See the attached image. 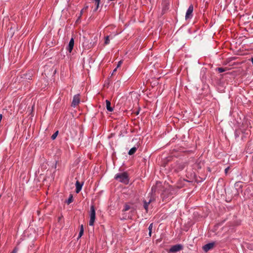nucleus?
Returning <instances> with one entry per match:
<instances>
[{"instance_id":"5","label":"nucleus","mask_w":253,"mask_h":253,"mask_svg":"<svg viewBox=\"0 0 253 253\" xmlns=\"http://www.w3.org/2000/svg\"><path fill=\"white\" fill-rule=\"evenodd\" d=\"M80 98L79 94L75 95L73 99V101L72 102V106H76L80 103Z\"/></svg>"},{"instance_id":"26","label":"nucleus","mask_w":253,"mask_h":253,"mask_svg":"<svg viewBox=\"0 0 253 253\" xmlns=\"http://www.w3.org/2000/svg\"><path fill=\"white\" fill-rule=\"evenodd\" d=\"M229 169V167H228V168H226V169H225V172L226 173H227V172H228V170Z\"/></svg>"},{"instance_id":"2","label":"nucleus","mask_w":253,"mask_h":253,"mask_svg":"<svg viewBox=\"0 0 253 253\" xmlns=\"http://www.w3.org/2000/svg\"><path fill=\"white\" fill-rule=\"evenodd\" d=\"M89 216L90 219L89 221V225L90 226H93L95 219V211L94 206L93 205H91L90 207Z\"/></svg>"},{"instance_id":"8","label":"nucleus","mask_w":253,"mask_h":253,"mask_svg":"<svg viewBox=\"0 0 253 253\" xmlns=\"http://www.w3.org/2000/svg\"><path fill=\"white\" fill-rule=\"evenodd\" d=\"M83 183H80L79 181H77L76 182V192L77 193H79L82 188Z\"/></svg>"},{"instance_id":"15","label":"nucleus","mask_w":253,"mask_h":253,"mask_svg":"<svg viewBox=\"0 0 253 253\" xmlns=\"http://www.w3.org/2000/svg\"><path fill=\"white\" fill-rule=\"evenodd\" d=\"M153 223H151L149 226V227H148V230H149V236L150 237L151 236V234H152V229H153Z\"/></svg>"},{"instance_id":"31","label":"nucleus","mask_w":253,"mask_h":253,"mask_svg":"<svg viewBox=\"0 0 253 253\" xmlns=\"http://www.w3.org/2000/svg\"><path fill=\"white\" fill-rule=\"evenodd\" d=\"M134 112L136 114V115H138L139 114V112H138V111Z\"/></svg>"},{"instance_id":"3","label":"nucleus","mask_w":253,"mask_h":253,"mask_svg":"<svg viewBox=\"0 0 253 253\" xmlns=\"http://www.w3.org/2000/svg\"><path fill=\"white\" fill-rule=\"evenodd\" d=\"M183 249V246L181 244H176L172 246L169 250V252L176 253Z\"/></svg>"},{"instance_id":"23","label":"nucleus","mask_w":253,"mask_h":253,"mask_svg":"<svg viewBox=\"0 0 253 253\" xmlns=\"http://www.w3.org/2000/svg\"><path fill=\"white\" fill-rule=\"evenodd\" d=\"M18 250V248L17 247H15L11 253H17Z\"/></svg>"},{"instance_id":"29","label":"nucleus","mask_w":253,"mask_h":253,"mask_svg":"<svg viewBox=\"0 0 253 253\" xmlns=\"http://www.w3.org/2000/svg\"><path fill=\"white\" fill-rule=\"evenodd\" d=\"M34 112L31 111L30 113V115H31V117H33L34 116Z\"/></svg>"},{"instance_id":"27","label":"nucleus","mask_w":253,"mask_h":253,"mask_svg":"<svg viewBox=\"0 0 253 253\" xmlns=\"http://www.w3.org/2000/svg\"><path fill=\"white\" fill-rule=\"evenodd\" d=\"M117 68H117V67H116V68L113 70V73H112V75H113V74L115 73V72L117 71Z\"/></svg>"},{"instance_id":"4","label":"nucleus","mask_w":253,"mask_h":253,"mask_svg":"<svg viewBox=\"0 0 253 253\" xmlns=\"http://www.w3.org/2000/svg\"><path fill=\"white\" fill-rule=\"evenodd\" d=\"M193 11V5H190L188 7L185 15V19L187 20L188 19H191L192 17V13Z\"/></svg>"},{"instance_id":"9","label":"nucleus","mask_w":253,"mask_h":253,"mask_svg":"<svg viewBox=\"0 0 253 253\" xmlns=\"http://www.w3.org/2000/svg\"><path fill=\"white\" fill-rule=\"evenodd\" d=\"M235 187L237 188L238 191L241 190L242 188V185L240 181L236 182L234 184Z\"/></svg>"},{"instance_id":"14","label":"nucleus","mask_w":253,"mask_h":253,"mask_svg":"<svg viewBox=\"0 0 253 253\" xmlns=\"http://www.w3.org/2000/svg\"><path fill=\"white\" fill-rule=\"evenodd\" d=\"M202 168L201 164L200 162H196L194 165V168L195 169H201Z\"/></svg>"},{"instance_id":"30","label":"nucleus","mask_w":253,"mask_h":253,"mask_svg":"<svg viewBox=\"0 0 253 253\" xmlns=\"http://www.w3.org/2000/svg\"><path fill=\"white\" fill-rule=\"evenodd\" d=\"M155 187H152V189H151L152 192H153L154 190H155Z\"/></svg>"},{"instance_id":"12","label":"nucleus","mask_w":253,"mask_h":253,"mask_svg":"<svg viewBox=\"0 0 253 253\" xmlns=\"http://www.w3.org/2000/svg\"><path fill=\"white\" fill-rule=\"evenodd\" d=\"M136 150H137V147H132V148H131L129 150V151H128V154L129 155H133V154H134L135 153Z\"/></svg>"},{"instance_id":"33","label":"nucleus","mask_w":253,"mask_h":253,"mask_svg":"<svg viewBox=\"0 0 253 253\" xmlns=\"http://www.w3.org/2000/svg\"><path fill=\"white\" fill-rule=\"evenodd\" d=\"M199 115H200V114H198L197 115V117H199Z\"/></svg>"},{"instance_id":"22","label":"nucleus","mask_w":253,"mask_h":253,"mask_svg":"<svg viewBox=\"0 0 253 253\" xmlns=\"http://www.w3.org/2000/svg\"><path fill=\"white\" fill-rule=\"evenodd\" d=\"M154 200H155L154 198L152 196H151V197H150L149 200L147 202L150 204L151 202H152Z\"/></svg>"},{"instance_id":"32","label":"nucleus","mask_w":253,"mask_h":253,"mask_svg":"<svg viewBox=\"0 0 253 253\" xmlns=\"http://www.w3.org/2000/svg\"><path fill=\"white\" fill-rule=\"evenodd\" d=\"M192 114H193L194 116H195V115H196V113H195V112L192 111Z\"/></svg>"},{"instance_id":"21","label":"nucleus","mask_w":253,"mask_h":253,"mask_svg":"<svg viewBox=\"0 0 253 253\" xmlns=\"http://www.w3.org/2000/svg\"><path fill=\"white\" fill-rule=\"evenodd\" d=\"M217 71L219 72V73H222L224 71H225V69L224 68H218L217 69Z\"/></svg>"},{"instance_id":"7","label":"nucleus","mask_w":253,"mask_h":253,"mask_svg":"<svg viewBox=\"0 0 253 253\" xmlns=\"http://www.w3.org/2000/svg\"><path fill=\"white\" fill-rule=\"evenodd\" d=\"M74 45V40L73 38H71L70 40L69 43L68 44V47L67 48V50L69 51V52H71Z\"/></svg>"},{"instance_id":"20","label":"nucleus","mask_w":253,"mask_h":253,"mask_svg":"<svg viewBox=\"0 0 253 253\" xmlns=\"http://www.w3.org/2000/svg\"><path fill=\"white\" fill-rule=\"evenodd\" d=\"M130 209V206L126 204L123 210L124 211H126Z\"/></svg>"},{"instance_id":"18","label":"nucleus","mask_w":253,"mask_h":253,"mask_svg":"<svg viewBox=\"0 0 253 253\" xmlns=\"http://www.w3.org/2000/svg\"><path fill=\"white\" fill-rule=\"evenodd\" d=\"M58 134V131H56V132H54V133L52 135V136H51V139H52V140L55 139L56 138V137H57V136Z\"/></svg>"},{"instance_id":"1","label":"nucleus","mask_w":253,"mask_h":253,"mask_svg":"<svg viewBox=\"0 0 253 253\" xmlns=\"http://www.w3.org/2000/svg\"><path fill=\"white\" fill-rule=\"evenodd\" d=\"M114 178L118 181L125 184H128L129 181L128 175L126 172L117 173Z\"/></svg>"},{"instance_id":"28","label":"nucleus","mask_w":253,"mask_h":253,"mask_svg":"<svg viewBox=\"0 0 253 253\" xmlns=\"http://www.w3.org/2000/svg\"><path fill=\"white\" fill-rule=\"evenodd\" d=\"M88 5H86V6H85V7H84L83 9V10H84H84H86V9H87L88 8Z\"/></svg>"},{"instance_id":"10","label":"nucleus","mask_w":253,"mask_h":253,"mask_svg":"<svg viewBox=\"0 0 253 253\" xmlns=\"http://www.w3.org/2000/svg\"><path fill=\"white\" fill-rule=\"evenodd\" d=\"M106 106L107 111H113V108L111 106V103L108 100H106Z\"/></svg>"},{"instance_id":"24","label":"nucleus","mask_w":253,"mask_h":253,"mask_svg":"<svg viewBox=\"0 0 253 253\" xmlns=\"http://www.w3.org/2000/svg\"><path fill=\"white\" fill-rule=\"evenodd\" d=\"M83 11H84V10H83V9H82V10H81V12H80V16H79V18H78V19H77V21H79V20L80 19L81 17L82 16V14H83Z\"/></svg>"},{"instance_id":"25","label":"nucleus","mask_w":253,"mask_h":253,"mask_svg":"<svg viewBox=\"0 0 253 253\" xmlns=\"http://www.w3.org/2000/svg\"><path fill=\"white\" fill-rule=\"evenodd\" d=\"M122 63H123V61H122V60L118 62L117 68H119V67H120L121 66Z\"/></svg>"},{"instance_id":"11","label":"nucleus","mask_w":253,"mask_h":253,"mask_svg":"<svg viewBox=\"0 0 253 253\" xmlns=\"http://www.w3.org/2000/svg\"><path fill=\"white\" fill-rule=\"evenodd\" d=\"M95 2V5H96L95 8L93 9V11H96L99 8V4L100 2V0H93Z\"/></svg>"},{"instance_id":"17","label":"nucleus","mask_w":253,"mask_h":253,"mask_svg":"<svg viewBox=\"0 0 253 253\" xmlns=\"http://www.w3.org/2000/svg\"><path fill=\"white\" fill-rule=\"evenodd\" d=\"M73 201V198L72 195H70L68 200H66V203L67 204H70Z\"/></svg>"},{"instance_id":"6","label":"nucleus","mask_w":253,"mask_h":253,"mask_svg":"<svg viewBox=\"0 0 253 253\" xmlns=\"http://www.w3.org/2000/svg\"><path fill=\"white\" fill-rule=\"evenodd\" d=\"M214 245V242L207 244L203 247V249L205 252H207L209 250L212 249L213 248Z\"/></svg>"},{"instance_id":"16","label":"nucleus","mask_w":253,"mask_h":253,"mask_svg":"<svg viewBox=\"0 0 253 253\" xmlns=\"http://www.w3.org/2000/svg\"><path fill=\"white\" fill-rule=\"evenodd\" d=\"M83 233H84V226H83V225H81L80 226V230L78 237L81 238L82 236V235H83Z\"/></svg>"},{"instance_id":"13","label":"nucleus","mask_w":253,"mask_h":253,"mask_svg":"<svg viewBox=\"0 0 253 253\" xmlns=\"http://www.w3.org/2000/svg\"><path fill=\"white\" fill-rule=\"evenodd\" d=\"M143 204H144V205H143L144 208L146 210V211L147 212L148 210V206H149V205L150 204V203H148L146 200H144Z\"/></svg>"},{"instance_id":"19","label":"nucleus","mask_w":253,"mask_h":253,"mask_svg":"<svg viewBox=\"0 0 253 253\" xmlns=\"http://www.w3.org/2000/svg\"><path fill=\"white\" fill-rule=\"evenodd\" d=\"M109 42H110L109 37V36L105 37V42H104L105 44H109Z\"/></svg>"}]
</instances>
